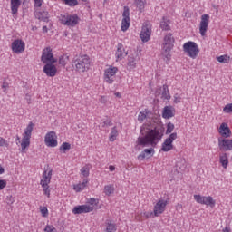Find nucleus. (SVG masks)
Wrapping results in <instances>:
<instances>
[{"label":"nucleus","instance_id":"nucleus-1","mask_svg":"<svg viewBox=\"0 0 232 232\" xmlns=\"http://www.w3.org/2000/svg\"><path fill=\"white\" fill-rule=\"evenodd\" d=\"M164 133L162 130L150 123H144L140 130V136L137 139V146H152L155 147L162 140Z\"/></svg>","mask_w":232,"mask_h":232},{"label":"nucleus","instance_id":"nucleus-2","mask_svg":"<svg viewBox=\"0 0 232 232\" xmlns=\"http://www.w3.org/2000/svg\"><path fill=\"white\" fill-rule=\"evenodd\" d=\"M72 66L76 73H85L92 68V58L88 54H80L73 57Z\"/></svg>","mask_w":232,"mask_h":232},{"label":"nucleus","instance_id":"nucleus-3","mask_svg":"<svg viewBox=\"0 0 232 232\" xmlns=\"http://www.w3.org/2000/svg\"><path fill=\"white\" fill-rule=\"evenodd\" d=\"M175 46V38L171 33L167 34L163 38L161 57L165 63L171 61V50Z\"/></svg>","mask_w":232,"mask_h":232},{"label":"nucleus","instance_id":"nucleus-4","mask_svg":"<svg viewBox=\"0 0 232 232\" xmlns=\"http://www.w3.org/2000/svg\"><path fill=\"white\" fill-rule=\"evenodd\" d=\"M99 207V198H90L87 199L86 204L78 205L72 208L73 215H82L92 213Z\"/></svg>","mask_w":232,"mask_h":232},{"label":"nucleus","instance_id":"nucleus-5","mask_svg":"<svg viewBox=\"0 0 232 232\" xmlns=\"http://www.w3.org/2000/svg\"><path fill=\"white\" fill-rule=\"evenodd\" d=\"M52 175H53V170L51 168H47L43 172L40 179V186L47 198L51 197L50 182H52Z\"/></svg>","mask_w":232,"mask_h":232},{"label":"nucleus","instance_id":"nucleus-6","mask_svg":"<svg viewBox=\"0 0 232 232\" xmlns=\"http://www.w3.org/2000/svg\"><path fill=\"white\" fill-rule=\"evenodd\" d=\"M34 128H35V124L30 121L22 133V140H20L22 153H24L27 148H30V140L32 139V132L34 131Z\"/></svg>","mask_w":232,"mask_h":232},{"label":"nucleus","instance_id":"nucleus-7","mask_svg":"<svg viewBox=\"0 0 232 232\" xmlns=\"http://www.w3.org/2000/svg\"><path fill=\"white\" fill-rule=\"evenodd\" d=\"M182 48L185 55L190 59H197L200 54V47H198V44L193 41L186 42Z\"/></svg>","mask_w":232,"mask_h":232},{"label":"nucleus","instance_id":"nucleus-8","mask_svg":"<svg viewBox=\"0 0 232 232\" xmlns=\"http://www.w3.org/2000/svg\"><path fill=\"white\" fill-rule=\"evenodd\" d=\"M117 73H119V67L107 65V67L103 70L104 82H106V84H113L115 82Z\"/></svg>","mask_w":232,"mask_h":232},{"label":"nucleus","instance_id":"nucleus-9","mask_svg":"<svg viewBox=\"0 0 232 232\" xmlns=\"http://www.w3.org/2000/svg\"><path fill=\"white\" fill-rule=\"evenodd\" d=\"M169 204V199L160 198L156 201L153 208V216L160 217L166 211V208H168Z\"/></svg>","mask_w":232,"mask_h":232},{"label":"nucleus","instance_id":"nucleus-10","mask_svg":"<svg viewBox=\"0 0 232 232\" xmlns=\"http://www.w3.org/2000/svg\"><path fill=\"white\" fill-rule=\"evenodd\" d=\"M178 137L179 136L177 132H173L169 134V136L166 138L163 143L161 144L160 151H164L165 153H168V151H171V150L175 148V146L173 145V142L177 140Z\"/></svg>","mask_w":232,"mask_h":232},{"label":"nucleus","instance_id":"nucleus-11","mask_svg":"<svg viewBox=\"0 0 232 232\" xmlns=\"http://www.w3.org/2000/svg\"><path fill=\"white\" fill-rule=\"evenodd\" d=\"M57 132L51 130L45 134L44 144L47 148H57L59 141L57 140Z\"/></svg>","mask_w":232,"mask_h":232},{"label":"nucleus","instance_id":"nucleus-12","mask_svg":"<svg viewBox=\"0 0 232 232\" xmlns=\"http://www.w3.org/2000/svg\"><path fill=\"white\" fill-rule=\"evenodd\" d=\"M80 18L77 14H64L61 15L60 22L65 26H77L79 24Z\"/></svg>","mask_w":232,"mask_h":232},{"label":"nucleus","instance_id":"nucleus-13","mask_svg":"<svg viewBox=\"0 0 232 232\" xmlns=\"http://www.w3.org/2000/svg\"><path fill=\"white\" fill-rule=\"evenodd\" d=\"M131 24V18H130V7L124 6L122 12V19L121 30V32H128Z\"/></svg>","mask_w":232,"mask_h":232},{"label":"nucleus","instance_id":"nucleus-14","mask_svg":"<svg viewBox=\"0 0 232 232\" xmlns=\"http://www.w3.org/2000/svg\"><path fill=\"white\" fill-rule=\"evenodd\" d=\"M140 37L142 43H148L151 39V24L150 22L143 23Z\"/></svg>","mask_w":232,"mask_h":232},{"label":"nucleus","instance_id":"nucleus-15","mask_svg":"<svg viewBox=\"0 0 232 232\" xmlns=\"http://www.w3.org/2000/svg\"><path fill=\"white\" fill-rule=\"evenodd\" d=\"M41 61L43 64L57 63V60L53 57V51L50 47H46L43 50Z\"/></svg>","mask_w":232,"mask_h":232},{"label":"nucleus","instance_id":"nucleus-16","mask_svg":"<svg viewBox=\"0 0 232 232\" xmlns=\"http://www.w3.org/2000/svg\"><path fill=\"white\" fill-rule=\"evenodd\" d=\"M194 200L198 204H202L203 206H209L210 208H215L216 201L211 196H202V195H194Z\"/></svg>","mask_w":232,"mask_h":232},{"label":"nucleus","instance_id":"nucleus-17","mask_svg":"<svg viewBox=\"0 0 232 232\" xmlns=\"http://www.w3.org/2000/svg\"><path fill=\"white\" fill-rule=\"evenodd\" d=\"M211 17L209 14H203L200 17L199 22V34L201 37H205L206 34H208V28H209V22Z\"/></svg>","mask_w":232,"mask_h":232},{"label":"nucleus","instance_id":"nucleus-18","mask_svg":"<svg viewBox=\"0 0 232 232\" xmlns=\"http://www.w3.org/2000/svg\"><path fill=\"white\" fill-rule=\"evenodd\" d=\"M56 62H52L49 63H44L43 72L45 73L46 77H55L57 73H59V70L57 69Z\"/></svg>","mask_w":232,"mask_h":232},{"label":"nucleus","instance_id":"nucleus-19","mask_svg":"<svg viewBox=\"0 0 232 232\" xmlns=\"http://www.w3.org/2000/svg\"><path fill=\"white\" fill-rule=\"evenodd\" d=\"M26 48V44L21 39L14 40L11 44L13 53H23Z\"/></svg>","mask_w":232,"mask_h":232},{"label":"nucleus","instance_id":"nucleus-20","mask_svg":"<svg viewBox=\"0 0 232 232\" xmlns=\"http://www.w3.org/2000/svg\"><path fill=\"white\" fill-rule=\"evenodd\" d=\"M218 148L221 151H232V139H218Z\"/></svg>","mask_w":232,"mask_h":232},{"label":"nucleus","instance_id":"nucleus-21","mask_svg":"<svg viewBox=\"0 0 232 232\" xmlns=\"http://www.w3.org/2000/svg\"><path fill=\"white\" fill-rule=\"evenodd\" d=\"M218 131L219 135H221V137H225V139L231 137V129H229V125H227L226 122L220 124V126L218 128Z\"/></svg>","mask_w":232,"mask_h":232},{"label":"nucleus","instance_id":"nucleus-22","mask_svg":"<svg viewBox=\"0 0 232 232\" xmlns=\"http://www.w3.org/2000/svg\"><path fill=\"white\" fill-rule=\"evenodd\" d=\"M128 55V52L124 49V45L122 44H117V50L115 53L116 61H122L124 57Z\"/></svg>","mask_w":232,"mask_h":232},{"label":"nucleus","instance_id":"nucleus-23","mask_svg":"<svg viewBox=\"0 0 232 232\" xmlns=\"http://www.w3.org/2000/svg\"><path fill=\"white\" fill-rule=\"evenodd\" d=\"M163 119H171L175 117V108L173 106H165L162 111Z\"/></svg>","mask_w":232,"mask_h":232},{"label":"nucleus","instance_id":"nucleus-24","mask_svg":"<svg viewBox=\"0 0 232 232\" xmlns=\"http://www.w3.org/2000/svg\"><path fill=\"white\" fill-rule=\"evenodd\" d=\"M152 113L151 111L149 109H145L144 111H140L138 115V121L140 124H142L146 119H150L151 117Z\"/></svg>","mask_w":232,"mask_h":232},{"label":"nucleus","instance_id":"nucleus-25","mask_svg":"<svg viewBox=\"0 0 232 232\" xmlns=\"http://www.w3.org/2000/svg\"><path fill=\"white\" fill-rule=\"evenodd\" d=\"M137 57H138L137 54H131L130 56H129L128 63H127L128 70L131 71L137 68Z\"/></svg>","mask_w":232,"mask_h":232},{"label":"nucleus","instance_id":"nucleus-26","mask_svg":"<svg viewBox=\"0 0 232 232\" xmlns=\"http://www.w3.org/2000/svg\"><path fill=\"white\" fill-rule=\"evenodd\" d=\"M155 150L153 148L145 149L139 156L138 160H144V159H149V157H153Z\"/></svg>","mask_w":232,"mask_h":232},{"label":"nucleus","instance_id":"nucleus-27","mask_svg":"<svg viewBox=\"0 0 232 232\" xmlns=\"http://www.w3.org/2000/svg\"><path fill=\"white\" fill-rule=\"evenodd\" d=\"M219 163L224 169H227V167L229 166V157L227 156V153L223 152L219 155Z\"/></svg>","mask_w":232,"mask_h":232},{"label":"nucleus","instance_id":"nucleus-28","mask_svg":"<svg viewBox=\"0 0 232 232\" xmlns=\"http://www.w3.org/2000/svg\"><path fill=\"white\" fill-rule=\"evenodd\" d=\"M88 179H84L82 183H78L73 185V189L76 193H81V191H84L86 187L88 186Z\"/></svg>","mask_w":232,"mask_h":232},{"label":"nucleus","instance_id":"nucleus-29","mask_svg":"<svg viewBox=\"0 0 232 232\" xmlns=\"http://www.w3.org/2000/svg\"><path fill=\"white\" fill-rule=\"evenodd\" d=\"M169 24H171V20H169V18L164 16L160 22V26L161 30L168 32V31L171 30V26H169Z\"/></svg>","mask_w":232,"mask_h":232},{"label":"nucleus","instance_id":"nucleus-30","mask_svg":"<svg viewBox=\"0 0 232 232\" xmlns=\"http://www.w3.org/2000/svg\"><path fill=\"white\" fill-rule=\"evenodd\" d=\"M35 17H36V19H39V21H44V23H48V12L47 11H36Z\"/></svg>","mask_w":232,"mask_h":232},{"label":"nucleus","instance_id":"nucleus-31","mask_svg":"<svg viewBox=\"0 0 232 232\" xmlns=\"http://www.w3.org/2000/svg\"><path fill=\"white\" fill-rule=\"evenodd\" d=\"M90 169H92L91 164H85L83 167H82V169H80L81 177L88 179V177H90Z\"/></svg>","mask_w":232,"mask_h":232},{"label":"nucleus","instance_id":"nucleus-32","mask_svg":"<svg viewBox=\"0 0 232 232\" xmlns=\"http://www.w3.org/2000/svg\"><path fill=\"white\" fill-rule=\"evenodd\" d=\"M19 6H21V0H11V12L13 15H15L19 11Z\"/></svg>","mask_w":232,"mask_h":232},{"label":"nucleus","instance_id":"nucleus-33","mask_svg":"<svg viewBox=\"0 0 232 232\" xmlns=\"http://www.w3.org/2000/svg\"><path fill=\"white\" fill-rule=\"evenodd\" d=\"M161 99L163 101H169V99H171V94H169V89L168 88V85L162 86Z\"/></svg>","mask_w":232,"mask_h":232},{"label":"nucleus","instance_id":"nucleus-34","mask_svg":"<svg viewBox=\"0 0 232 232\" xmlns=\"http://www.w3.org/2000/svg\"><path fill=\"white\" fill-rule=\"evenodd\" d=\"M134 5L140 12H144V8H146V0H134Z\"/></svg>","mask_w":232,"mask_h":232},{"label":"nucleus","instance_id":"nucleus-35","mask_svg":"<svg viewBox=\"0 0 232 232\" xmlns=\"http://www.w3.org/2000/svg\"><path fill=\"white\" fill-rule=\"evenodd\" d=\"M105 232H117V225L111 221H106Z\"/></svg>","mask_w":232,"mask_h":232},{"label":"nucleus","instance_id":"nucleus-36","mask_svg":"<svg viewBox=\"0 0 232 232\" xmlns=\"http://www.w3.org/2000/svg\"><path fill=\"white\" fill-rule=\"evenodd\" d=\"M70 61V56L68 55H62L59 57L58 63L61 66H66Z\"/></svg>","mask_w":232,"mask_h":232},{"label":"nucleus","instance_id":"nucleus-37","mask_svg":"<svg viewBox=\"0 0 232 232\" xmlns=\"http://www.w3.org/2000/svg\"><path fill=\"white\" fill-rule=\"evenodd\" d=\"M59 150L61 153H66L67 151H70V150H72V144L68 142H63Z\"/></svg>","mask_w":232,"mask_h":232},{"label":"nucleus","instance_id":"nucleus-38","mask_svg":"<svg viewBox=\"0 0 232 232\" xmlns=\"http://www.w3.org/2000/svg\"><path fill=\"white\" fill-rule=\"evenodd\" d=\"M103 191L107 197H110V195H113L115 187H113V185H106L103 188Z\"/></svg>","mask_w":232,"mask_h":232},{"label":"nucleus","instance_id":"nucleus-39","mask_svg":"<svg viewBox=\"0 0 232 232\" xmlns=\"http://www.w3.org/2000/svg\"><path fill=\"white\" fill-rule=\"evenodd\" d=\"M118 135H119V130H117V127L112 128L109 137L110 142H115V140L117 139Z\"/></svg>","mask_w":232,"mask_h":232},{"label":"nucleus","instance_id":"nucleus-40","mask_svg":"<svg viewBox=\"0 0 232 232\" xmlns=\"http://www.w3.org/2000/svg\"><path fill=\"white\" fill-rule=\"evenodd\" d=\"M176 168L179 171H184L186 169V160L180 159L177 163H176Z\"/></svg>","mask_w":232,"mask_h":232},{"label":"nucleus","instance_id":"nucleus-41","mask_svg":"<svg viewBox=\"0 0 232 232\" xmlns=\"http://www.w3.org/2000/svg\"><path fill=\"white\" fill-rule=\"evenodd\" d=\"M218 63H229V61H231V56L227 55V54H224V55H220L217 58Z\"/></svg>","mask_w":232,"mask_h":232},{"label":"nucleus","instance_id":"nucleus-42","mask_svg":"<svg viewBox=\"0 0 232 232\" xmlns=\"http://www.w3.org/2000/svg\"><path fill=\"white\" fill-rule=\"evenodd\" d=\"M83 3H86L88 0H81ZM65 5H68V6H77L79 5V2L77 0H64Z\"/></svg>","mask_w":232,"mask_h":232},{"label":"nucleus","instance_id":"nucleus-43","mask_svg":"<svg viewBox=\"0 0 232 232\" xmlns=\"http://www.w3.org/2000/svg\"><path fill=\"white\" fill-rule=\"evenodd\" d=\"M39 210H40L42 217H44V218H46L48 217L49 212H48L47 207L40 206Z\"/></svg>","mask_w":232,"mask_h":232},{"label":"nucleus","instance_id":"nucleus-44","mask_svg":"<svg viewBox=\"0 0 232 232\" xmlns=\"http://www.w3.org/2000/svg\"><path fill=\"white\" fill-rule=\"evenodd\" d=\"M173 130H175V124L169 122L167 124L166 135H169V133H173Z\"/></svg>","mask_w":232,"mask_h":232},{"label":"nucleus","instance_id":"nucleus-45","mask_svg":"<svg viewBox=\"0 0 232 232\" xmlns=\"http://www.w3.org/2000/svg\"><path fill=\"white\" fill-rule=\"evenodd\" d=\"M44 231V232H57V228H55V227H53V225H46Z\"/></svg>","mask_w":232,"mask_h":232},{"label":"nucleus","instance_id":"nucleus-46","mask_svg":"<svg viewBox=\"0 0 232 232\" xmlns=\"http://www.w3.org/2000/svg\"><path fill=\"white\" fill-rule=\"evenodd\" d=\"M8 141L5 138L0 137V148H8Z\"/></svg>","mask_w":232,"mask_h":232},{"label":"nucleus","instance_id":"nucleus-47","mask_svg":"<svg viewBox=\"0 0 232 232\" xmlns=\"http://www.w3.org/2000/svg\"><path fill=\"white\" fill-rule=\"evenodd\" d=\"M223 112H224V113H232V103L227 104V105L223 108Z\"/></svg>","mask_w":232,"mask_h":232},{"label":"nucleus","instance_id":"nucleus-48","mask_svg":"<svg viewBox=\"0 0 232 232\" xmlns=\"http://www.w3.org/2000/svg\"><path fill=\"white\" fill-rule=\"evenodd\" d=\"M179 102H182V97L179 93L174 94V103L179 104Z\"/></svg>","mask_w":232,"mask_h":232},{"label":"nucleus","instance_id":"nucleus-49","mask_svg":"<svg viewBox=\"0 0 232 232\" xmlns=\"http://www.w3.org/2000/svg\"><path fill=\"white\" fill-rule=\"evenodd\" d=\"M7 184L8 182L6 181V179H0V191H3V189L6 188Z\"/></svg>","mask_w":232,"mask_h":232},{"label":"nucleus","instance_id":"nucleus-50","mask_svg":"<svg viewBox=\"0 0 232 232\" xmlns=\"http://www.w3.org/2000/svg\"><path fill=\"white\" fill-rule=\"evenodd\" d=\"M6 200H7V204H14V202H15V198H14L13 196H7L6 197Z\"/></svg>","mask_w":232,"mask_h":232},{"label":"nucleus","instance_id":"nucleus-51","mask_svg":"<svg viewBox=\"0 0 232 232\" xmlns=\"http://www.w3.org/2000/svg\"><path fill=\"white\" fill-rule=\"evenodd\" d=\"M43 6V0H34V8H41Z\"/></svg>","mask_w":232,"mask_h":232},{"label":"nucleus","instance_id":"nucleus-52","mask_svg":"<svg viewBox=\"0 0 232 232\" xmlns=\"http://www.w3.org/2000/svg\"><path fill=\"white\" fill-rule=\"evenodd\" d=\"M8 88H9L8 82H4L2 84V89L4 90V92H6V90H8Z\"/></svg>","mask_w":232,"mask_h":232},{"label":"nucleus","instance_id":"nucleus-53","mask_svg":"<svg viewBox=\"0 0 232 232\" xmlns=\"http://www.w3.org/2000/svg\"><path fill=\"white\" fill-rule=\"evenodd\" d=\"M151 215H153V212L150 213V212H143L142 213V216L145 218H150V217H151Z\"/></svg>","mask_w":232,"mask_h":232},{"label":"nucleus","instance_id":"nucleus-54","mask_svg":"<svg viewBox=\"0 0 232 232\" xmlns=\"http://www.w3.org/2000/svg\"><path fill=\"white\" fill-rule=\"evenodd\" d=\"M100 102H102V104H106V102H107L106 97L102 96Z\"/></svg>","mask_w":232,"mask_h":232},{"label":"nucleus","instance_id":"nucleus-55","mask_svg":"<svg viewBox=\"0 0 232 232\" xmlns=\"http://www.w3.org/2000/svg\"><path fill=\"white\" fill-rule=\"evenodd\" d=\"M3 173H5V168L0 164V175H3Z\"/></svg>","mask_w":232,"mask_h":232},{"label":"nucleus","instance_id":"nucleus-56","mask_svg":"<svg viewBox=\"0 0 232 232\" xmlns=\"http://www.w3.org/2000/svg\"><path fill=\"white\" fill-rule=\"evenodd\" d=\"M109 169L110 171H115V166L113 165L109 166Z\"/></svg>","mask_w":232,"mask_h":232},{"label":"nucleus","instance_id":"nucleus-57","mask_svg":"<svg viewBox=\"0 0 232 232\" xmlns=\"http://www.w3.org/2000/svg\"><path fill=\"white\" fill-rule=\"evenodd\" d=\"M223 232H230L229 227H226L223 229Z\"/></svg>","mask_w":232,"mask_h":232},{"label":"nucleus","instance_id":"nucleus-58","mask_svg":"<svg viewBox=\"0 0 232 232\" xmlns=\"http://www.w3.org/2000/svg\"><path fill=\"white\" fill-rule=\"evenodd\" d=\"M43 31L46 34V32H48V27L44 26V27H43Z\"/></svg>","mask_w":232,"mask_h":232},{"label":"nucleus","instance_id":"nucleus-59","mask_svg":"<svg viewBox=\"0 0 232 232\" xmlns=\"http://www.w3.org/2000/svg\"><path fill=\"white\" fill-rule=\"evenodd\" d=\"M114 95H115L116 97H121V93H120V92H115Z\"/></svg>","mask_w":232,"mask_h":232},{"label":"nucleus","instance_id":"nucleus-60","mask_svg":"<svg viewBox=\"0 0 232 232\" xmlns=\"http://www.w3.org/2000/svg\"><path fill=\"white\" fill-rule=\"evenodd\" d=\"M16 140H21V138H19V136L16 137Z\"/></svg>","mask_w":232,"mask_h":232}]
</instances>
